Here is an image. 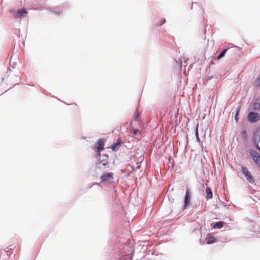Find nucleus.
Masks as SVG:
<instances>
[{
  "label": "nucleus",
  "mask_w": 260,
  "mask_h": 260,
  "mask_svg": "<svg viewBox=\"0 0 260 260\" xmlns=\"http://www.w3.org/2000/svg\"><path fill=\"white\" fill-rule=\"evenodd\" d=\"M247 119L250 122H256L260 119V115L257 113L251 112L247 115Z\"/></svg>",
  "instance_id": "obj_1"
},
{
  "label": "nucleus",
  "mask_w": 260,
  "mask_h": 260,
  "mask_svg": "<svg viewBox=\"0 0 260 260\" xmlns=\"http://www.w3.org/2000/svg\"><path fill=\"white\" fill-rule=\"evenodd\" d=\"M105 142L102 139H100L98 140L97 142V146L94 147V149H96V151L97 153L100 155L101 151H102L104 148Z\"/></svg>",
  "instance_id": "obj_2"
},
{
  "label": "nucleus",
  "mask_w": 260,
  "mask_h": 260,
  "mask_svg": "<svg viewBox=\"0 0 260 260\" xmlns=\"http://www.w3.org/2000/svg\"><path fill=\"white\" fill-rule=\"evenodd\" d=\"M241 170L243 174H244V175L247 178V180L250 183L253 182V178L251 176L250 173L247 170V169L245 167H242Z\"/></svg>",
  "instance_id": "obj_3"
},
{
  "label": "nucleus",
  "mask_w": 260,
  "mask_h": 260,
  "mask_svg": "<svg viewBox=\"0 0 260 260\" xmlns=\"http://www.w3.org/2000/svg\"><path fill=\"white\" fill-rule=\"evenodd\" d=\"M250 154L254 161L260 166V155L256 152L253 150L250 151Z\"/></svg>",
  "instance_id": "obj_4"
},
{
  "label": "nucleus",
  "mask_w": 260,
  "mask_h": 260,
  "mask_svg": "<svg viewBox=\"0 0 260 260\" xmlns=\"http://www.w3.org/2000/svg\"><path fill=\"white\" fill-rule=\"evenodd\" d=\"M113 173L112 172L105 173L101 176V179L103 181H111L113 179Z\"/></svg>",
  "instance_id": "obj_5"
},
{
  "label": "nucleus",
  "mask_w": 260,
  "mask_h": 260,
  "mask_svg": "<svg viewBox=\"0 0 260 260\" xmlns=\"http://www.w3.org/2000/svg\"><path fill=\"white\" fill-rule=\"evenodd\" d=\"M254 140L257 142V147L260 150V128L257 129L254 133Z\"/></svg>",
  "instance_id": "obj_6"
},
{
  "label": "nucleus",
  "mask_w": 260,
  "mask_h": 260,
  "mask_svg": "<svg viewBox=\"0 0 260 260\" xmlns=\"http://www.w3.org/2000/svg\"><path fill=\"white\" fill-rule=\"evenodd\" d=\"M190 192L188 189H187L185 193V200H184V208L187 207L189 204L190 200Z\"/></svg>",
  "instance_id": "obj_7"
},
{
  "label": "nucleus",
  "mask_w": 260,
  "mask_h": 260,
  "mask_svg": "<svg viewBox=\"0 0 260 260\" xmlns=\"http://www.w3.org/2000/svg\"><path fill=\"white\" fill-rule=\"evenodd\" d=\"M27 14V12L25 9H21L18 10L17 12L15 15V18H21L24 14Z\"/></svg>",
  "instance_id": "obj_8"
},
{
  "label": "nucleus",
  "mask_w": 260,
  "mask_h": 260,
  "mask_svg": "<svg viewBox=\"0 0 260 260\" xmlns=\"http://www.w3.org/2000/svg\"><path fill=\"white\" fill-rule=\"evenodd\" d=\"M206 198L207 200H209L212 198L213 194L212 192L210 187H207L206 189Z\"/></svg>",
  "instance_id": "obj_9"
},
{
  "label": "nucleus",
  "mask_w": 260,
  "mask_h": 260,
  "mask_svg": "<svg viewBox=\"0 0 260 260\" xmlns=\"http://www.w3.org/2000/svg\"><path fill=\"white\" fill-rule=\"evenodd\" d=\"M211 225L214 229H221L223 226V222L222 221H218L215 223H211Z\"/></svg>",
  "instance_id": "obj_10"
},
{
  "label": "nucleus",
  "mask_w": 260,
  "mask_h": 260,
  "mask_svg": "<svg viewBox=\"0 0 260 260\" xmlns=\"http://www.w3.org/2000/svg\"><path fill=\"white\" fill-rule=\"evenodd\" d=\"M121 143L120 142H117V143L113 144L111 146V148L113 151H116L119 150L121 146Z\"/></svg>",
  "instance_id": "obj_11"
},
{
  "label": "nucleus",
  "mask_w": 260,
  "mask_h": 260,
  "mask_svg": "<svg viewBox=\"0 0 260 260\" xmlns=\"http://www.w3.org/2000/svg\"><path fill=\"white\" fill-rule=\"evenodd\" d=\"M206 243L207 244H211L213 243L215 241V238L214 237L210 236L206 238Z\"/></svg>",
  "instance_id": "obj_12"
},
{
  "label": "nucleus",
  "mask_w": 260,
  "mask_h": 260,
  "mask_svg": "<svg viewBox=\"0 0 260 260\" xmlns=\"http://www.w3.org/2000/svg\"><path fill=\"white\" fill-rule=\"evenodd\" d=\"M253 108L254 110L260 109V102H255L253 105Z\"/></svg>",
  "instance_id": "obj_13"
},
{
  "label": "nucleus",
  "mask_w": 260,
  "mask_h": 260,
  "mask_svg": "<svg viewBox=\"0 0 260 260\" xmlns=\"http://www.w3.org/2000/svg\"><path fill=\"white\" fill-rule=\"evenodd\" d=\"M227 50H228V49H224V50H223V51H222V52H221L219 54V55H218V57H217V59H219L221 58V57H222L224 55V54H225V52L227 51Z\"/></svg>",
  "instance_id": "obj_14"
},
{
  "label": "nucleus",
  "mask_w": 260,
  "mask_h": 260,
  "mask_svg": "<svg viewBox=\"0 0 260 260\" xmlns=\"http://www.w3.org/2000/svg\"><path fill=\"white\" fill-rule=\"evenodd\" d=\"M196 139H197V141L199 143H200L201 142V140H200V139L199 138V137L198 127H197L196 131Z\"/></svg>",
  "instance_id": "obj_15"
},
{
  "label": "nucleus",
  "mask_w": 260,
  "mask_h": 260,
  "mask_svg": "<svg viewBox=\"0 0 260 260\" xmlns=\"http://www.w3.org/2000/svg\"><path fill=\"white\" fill-rule=\"evenodd\" d=\"M239 112H240V108L239 107L237 109V111H236V114H235V120H236V121L237 122L238 121V116L239 115Z\"/></svg>",
  "instance_id": "obj_16"
},
{
  "label": "nucleus",
  "mask_w": 260,
  "mask_h": 260,
  "mask_svg": "<svg viewBox=\"0 0 260 260\" xmlns=\"http://www.w3.org/2000/svg\"><path fill=\"white\" fill-rule=\"evenodd\" d=\"M255 86L257 87L260 86V76L257 78L255 82Z\"/></svg>",
  "instance_id": "obj_17"
},
{
  "label": "nucleus",
  "mask_w": 260,
  "mask_h": 260,
  "mask_svg": "<svg viewBox=\"0 0 260 260\" xmlns=\"http://www.w3.org/2000/svg\"><path fill=\"white\" fill-rule=\"evenodd\" d=\"M132 133L135 135H137L138 134H140V132L136 129L133 128Z\"/></svg>",
  "instance_id": "obj_18"
}]
</instances>
